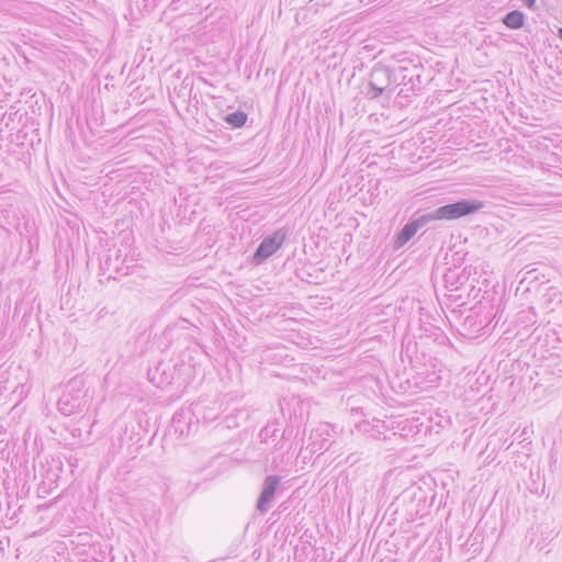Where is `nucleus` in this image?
Returning <instances> with one entry per match:
<instances>
[{"instance_id":"39448f33","label":"nucleus","mask_w":562,"mask_h":562,"mask_svg":"<svg viewBox=\"0 0 562 562\" xmlns=\"http://www.w3.org/2000/svg\"><path fill=\"white\" fill-rule=\"evenodd\" d=\"M393 82L395 88L402 86L398 91L400 98H408L411 92H414L420 88V69L414 65L411 67L400 66L394 68Z\"/></svg>"},{"instance_id":"4468645a","label":"nucleus","mask_w":562,"mask_h":562,"mask_svg":"<svg viewBox=\"0 0 562 562\" xmlns=\"http://www.w3.org/2000/svg\"><path fill=\"white\" fill-rule=\"evenodd\" d=\"M529 10H536V0H519Z\"/></svg>"},{"instance_id":"f8f14e48","label":"nucleus","mask_w":562,"mask_h":562,"mask_svg":"<svg viewBox=\"0 0 562 562\" xmlns=\"http://www.w3.org/2000/svg\"><path fill=\"white\" fill-rule=\"evenodd\" d=\"M278 431V428L274 424L267 425L260 430V439L262 442H268L270 438L276 437V434Z\"/></svg>"},{"instance_id":"2eb2a0df","label":"nucleus","mask_w":562,"mask_h":562,"mask_svg":"<svg viewBox=\"0 0 562 562\" xmlns=\"http://www.w3.org/2000/svg\"><path fill=\"white\" fill-rule=\"evenodd\" d=\"M359 460L360 458L356 453H351L347 457V462H349L350 464H353Z\"/></svg>"},{"instance_id":"6e6552de","label":"nucleus","mask_w":562,"mask_h":562,"mask_svg":"<svg viewBox=\"0 0 562 562\" xmlns=\"http://www.w3.org/2000/svg\"><path fill=\"white\" fill-rule=\"evenodd\" d=\"M170 429L179 437H187L195 434L199 429L195 419L191 416L187 407H182L175 413Z\"/></svg>"},{"instance_id":"0eeeda50","label":"nucleus","mask_w":562,"mask_h":562,"mask_svg":"<svg viewBox=\"0 0 562 562\" xmlns=\"http://www.w3.org/2000/svg\"><path fill=\"white\" fill-rule=\"evenodd\" d=\"M281 483V476L279 475H268L263 480L262 488L260 492V495L257 499L256 508L261 514L267 513L271 504L276 497V494L278 492V488Z\"/></svg>"},{"instance_id":"7ed1b4c3","label":"nucleus","mask_w":562,"mask_h":562,"mask_svg":"<svg viewBox=\"0 0 562 562\" xmlns=\"http://www.w3.org/2000/svg\"><path fill=\"white\" fill-rule=\"evenodd\" d=\"M393 77L394 68L375 65L370 72L367 95L376 99L385 93L390 98L395 90Z\"/></svg>"},{"instance_id":"f257e3e1","label":"nucleus","mask_w":562,"mask_h":562,"mask_svg":"<svg viewBox=\"0 0 562 562\" xmlns=\"http://www.w3.org/2000/svg\"><path fill=\"white\" fill-rule=\"evenodd\" d=\"M485 203L476 199H462L453 203H449L435 209L432 212L422 215L418 218L409 221L403 226L395 238L394 246L396 249L403 247L412 239L419 228L424 227L431 221L445 220L452 221L463 216L474 214L482 210Z\"/></svg>"},{"instance_id":"9d476101","label":"nucleus","mask_w":562,"mask_h":562,"mask_svg":"<svg viewBox=\"0 0 562 562\" xmlns=\"http://www.w3.org/2000/svg\"><path fill=\"white\" fill-rule=\"evenodd\" d=\"M502 22L510 30H520L525 26L526 15L519 10H513L503 16Z\"/></svg>"},{"instance_id":"dca6fc26","label":"nucleus","mask_w":562,"mask_h":562,"mask_svg":"<svg viewBox=\"0 0 562 562\" xmlns=\"http://www.w3.org/2000/svg\"><path fill=\"white\" fill-rule=\"evenodd\" d=\"M558 37L562 41V27L558 29Z\"/></svg>"},{"instance_id":"20e7f679","label":"nucleus","mask_w":562,"mask_h":562,"mask_svg":"<svg viewBox=\"0 0 562 562\" xmlns=\"http://www.w3.org/2000/svg\"><path fill=\"white\" fill-rule=\"evenodd\" d=\"M187 408L195 419L198 426H206L216 420L223 411L222 403L214 398H199Z\"/></svg>"},{"instance_id":"f3484780","label":"nucleus","mask_w":562,"mask_h":562,"mask_svg":"<svg viewBox=\"0 0 562 562\" xmlns=\"http://www.w3.org/2000/svg\"><path fill=\"white\" fill-rule=\"evenodd\" d=\"M470 319H471V316H468V317L465 318V322H470Z\"/></svg>"},{"instance_id":"423d86ee","label":"nucleus","mask_w":562,"mask_h":562,"mask_svg":"<svg viewBox=\"0 0 562 562\" xmlns=\"http://www.w3.org/2000/svg\"><path fill=\"white\" fill-rule=\"evenodd\" d=\"M288 235L289 229L286 227H281L273 232V234L265 237L252 256V262L255 265H260L276 254L283 245Z\"/></svg>"},{"instance_id":"f03ea898","label":"nucleus","mask_w":562,"mask_h":562,"mask_svg":"<svg viewBox=\"0 0 562 562\" xmlns=\"http://www.w3.org/2000/svg\"><path fill=\"white\" fill-rule=\"evenodd\" d=\"M58 411L65 416L81 413L88 407L87 391L81 387L80 381H70L67 391L58 400Z\"/></svg>"},{"instance_id":"9b49d317","label":"nucleus","mask_w":562,"mask_h":562,"mask_svg":"<svg viewBox=\"0 0 562 562\" xmlns=\"http://www.w3.org/2000/svg\"><path fill=\"white\" fill-rule=\"evenodd\" d=\"M248 119V114L244 111H235L233 113H227L223 120L226 124L231 125L234 128L243 127Z\"/></svg>"},{"instance_id":"1a4fd4ad","label":"nucleus","mask_w":562,"mask_h":562,"mask_svg":"<svg viewBox=\"0 0 562 562\" xmlns=\"http://www.w3.org/2000/svg\"><path fill=\"white\" fill-rule=\"evenodd\" d=\"M148 380L157 387L164 389L175 380V367L170 362L160 361L155 368H149Z\"/></svg>"},{"instance_id":"ddd939ff","label":"nucleus","mask_w":562,"mask_h":562,"mask_svg":"<svg viewBox=\"0 0 562 562\" xmlns=\"http://www.w3.org/2000/svg\"><path fill=\"white\" fill-rule=\"evenodd\" d=\"M329 447V441L328 439H324V441L319 445V447H316V443L313 442V448H312V451L313 452H316L318 450H322V449H327Z\"/></svg>"}]
</instances>
